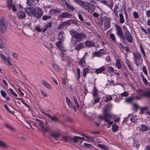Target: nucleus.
<instances>
[{"mask_svg": "<svg viewBox=\"0 0 150 150\" xmlns=\"http://www.w3.org/2000/svg\"><path fill=\"white\" fill-rule=\"evenodd\" d=\"M70 33L72 38H74L79 41L83 40L86 37V35L84 33L82 32H78L74 29L71 30Z\"/></svg>", "mask_w": 150, "mask_h": 150, "instance_id": "1", "label": "nucleus"}, {"mask_svg": "<svg viewBox=\"0 0 150 150\" xmlns=\"http://www.w3.org/2000/svg\"><path fill=\"white\" fill-rule=\"evenodd\" d=\"M109 109L108 108L107 106L105 107V109L103 111L104 115H99L98 117L100 120H104L105 121L107 122L108 121V117L111 118L112 117V115L108 112Z\"/></svg>", "mask_w": 150, "mask_h": 150, "instance_id": "2", "label": "nucleus"}, {"mask_svg": "<svg viewBox=\"0 0 150 150\" xmlns=\"http://www.w3.org/2000/svg\"><path fill=\"white\" fill-rule=\"evenodd\" d=\"M135 64L138 66L142 63L143 59L140 53L137 52H134L133 53Z\"/></svg>", "mask_w": 150, "mask_h": 150, "instance_id": "3", "label": "nucleus"}, {"mask_svg": "<svg viewBox=\"0 0 150 150\" xmlns=\"http://www.w3.org/2000/svg\"><path fill=\"white\" fill-rule=\"evenodd\" d=\"M78 136H73L72 138L70 137H62V140L65 142H67L69 143H76L78 142L79 140Z\"/></svg>", "mask_w": 150, "mask_h": 150, "instance_id": "4", "label": "nucleus"}, {"mask_svg": "<svg viewBox=\"0 0 150 150\" xmlns=\"http://www.w3.org/2000/svg\"><path fill=\"white\" fill-rule=\"evenodd\" d=\"M7 23L3 18L0 19V30L2 34L5 33L7 30Z\"/></svg>", "mask_w": 150, "mask_h": 150, "instance_id": "5", "label": "nucleus"}, {"mask_svg": "<svg viewBox=\"0 0 150 150\" xmlns=\"http://www.w3.org/2000/svg\"><path fill=\"white\" fill-rule=\"evenodd\" d=\"M124 28V32L125 39L129 43H132L133 42L132 37V35L129 32L128 30L126 27H123Z\"/></svg>", "mask_w": 150, "mask_h": 150, "instance_id": "6", "label": "nucleus"}, {"mask_svg": "<svg viewBox=\"0 0 150 150\" xmlns=\"http://www.w3.org/2000/svg\"><path fill=\"white\" fill-rule=\"evenodd\" d=\"M116 28L117 35L120 36L122 40H125V35L122 31L121 28L119 26H116Z\"/></svg>", "mask_w": 150, "mask_h": 150, "instance_id": "7", "label": "nucleus"}, {"mask_svg": "<svg viewBox=\"0 0 150 150\" xmlns=\"http://www.w3.org/2000/svg\"><path fill=\"white\" fill-rule=\"evenodd\" d=\"M34 13L33 17L37 18H40L43 14V11L42 10V9L40 8L39 7L36 8L35 9V11Z\"/></svg>", "mask_w": 150, "mask_h": 150, "instance_id": "8", "label": "nucleus"}, {"mask_svg": "<svg viewBox=\"0 0 150 150\" xmlns=\"http://www.w3.org/2000/svg\"><path fill=\"white\" fill-rule=\"evenodd\" d=\"M25 11L27 15L31 17H33L34 12L35 11V9L34 7H29L25 8Z\"/></svg>", "mask_w": 150, "mask_h": 150, "instance_id": "9", "label": "nucleus"}, {"mask_svg": "<svg viewBox=\"0 0 150 150\" xmlns=\"http://www.w3.org/2000/svg\"><path fill=\"white\" fill-rule=\"evenodd\" d=\"M76 2L78 3L83 8H85L88 11H89V4L81 0H76Z\"/></svg>", "mask_w": 150, "mask_h": 150, "instance_id": "10", "label": "nucleus"}, {"mask_svg": "<svg viewBox=\"0 0 150 150\" xmlns=\"http://www.w3.org/2000/svg\"><path fill=\"white\" fill-rule=\"evenodd\" d=\"M17 17L19 19H23L26 16V15L25 12L22 11L20 10L17 12Z\"/></svg>", "mask_w": 150, "mask_h": 150, "instance_id": "11", "label": "nucleus"}, {"mask_svg": "<svg viewBox=\"0 0 150 150\" xmlns=\"http://www.w3.org/2000/svg\"><path fill=\"white\" fill-rule=\"evenodd\" d=\"M71 25L70 22L68 21H64L60 23L58 25V29H62L63 27L69 26Z\"/></svg>", "mask_w": 150, "mask_h": 150, "instance_id": "12", "label": "nucleus"}, {"mask_svg": "<svg viewBox=\"0 0 150 150\" xmlns=\"http://www.w3.org/2000/svg\"><path fill=\"white\" fill-rule=\"evenodd\" d=\"M85 44L86 46L88 47H95L94 42L92 41L87 40L85 42Z\"/></svg>", "mask_w": 150, "mask_h": 150, "instance_id": "13", "label": "nucleus"}, {"mask_svg": "<svg viewBox=\"0 0 150 150\" xmlns=\"http://www.w3.org/2000/svg\"><path fill=\"white\" fill-rule=\"evenodd\" d=\"M71 14L67 12H64L59 16V18H69L71 16Z\"/></svg>", "mask_w": 150, "mask_h": 150, "instance_id": "14", "label": "nucleus"}, {"mask_svg": "<svg viewBox=\"0 0 150 150\" xmlns=\"http://www.w3.org/2000/svg\"><path fill=\"white\" fill-rule=\"evenodd\" d=\"M84 46V43L81 42L75 46V47L76 50L78 51H79L81 49L83 48Z\"/></svg>", "mask_w": 150, "mask_h": 150, "instance_id": "15", "label": "nucleus"}, {"mask_svg": "<svg viewBox=\"0 0 150 150\" xmlns=\"http://www.w3.org/2000/svg\"><path fill=\"white\" fill-rule=\"evenodd\" d=\"M64 33L62 31L60 32L58 34L59 38L58 39L59 41L63 42L64 39Z\"/></svg>", "mask_w": 150, "mask_h": 150, "instance_id": "16", "label": "nucleus"}, {"mask_svg": "<svg viewBox=\"0 0 150 150\" xmlns=\"http://www.w3.org/2000/svg\"><path fill=\"white\" fill-rule=\"evenodd\" d=\"M139 129L142 131H146L148 130V128L146 125L144 124H142L139 126Z\"/></svg>", "mask_w": 150, "mask_h": 150, "instance_id": "17", "label": "nucleus"}, {"mask_svg": "<svg viewBox=\"0 0 150 150\" xmlns=\"http://www.w3.org/2000/svg\"><path fill=\"white\" fill-rule=\"evenodd\" d=\"M105 67L104 66H102L101 67L97 69L95 71V72L96 74H98L101 73L105 70Z\"/></svg>", "mask_w": 150, "mask_h": 150, "instance_id": "18", "label": "nucleus"}, {"mask_svg": "<svg viewBox=\"0 0 150 150\" xmlns=\"http://www.w3.org/2000/svg\"><path fill=\"white\" fill-rule=\"evenodd\" d=\"M141 93V94L144 96L150 97V90L148 91H140Z\"/></svg>", "mask_w": 150, "mask_h": 150, "instance_id": "19", "label": "nucleus"}, {"mask_svg": "<svg viewBox=\"0 0 150 150\" xmlns=\"http://www.w3.org/2000/svg\"><path fill=\"white\" fill-rule=\"evenodd\" d=\"M41 83L47 88L49 89L51 88V86L45 80L42 81Z\"/></svg>", "mask_w": 150, "mask_h": 150, "instance_id": "20", "label": "nucleus"}, {"mask_svg": "<svg viewBox=\"0 0 150 150\" xmlns=\"http://www.w3.org/2000/svg\"><path fill=\"white\" fill-rule=\"evenodd\" d=\"M51 135L55 140H57V138L60 136L59 133L56 132H52L51 133Z\"/></svg>", "mask_w": 150, "mask_h": 150, "instance_id": "21", "label": "nucleus"}, {"mask_svg": "<svg viewBox=\"0 0 150 150\" xmlns=\"http://www.w3.org/2000/svg\"><path fill=\"white\" fill-rule=\"evenodd\" d=\"M93 95L94 97L98 96V90L95 86L94 87L93 91Z\"/></svg>", "mask_w": 150, "mask_h": 150, "instance_id": "22", "label": "nucleus"}, {"mask_svg": "<svg viewBox=\"0 0 150 150\" xmlns=\"http://www.w3.org/2000/svg\"><path fill=\"white\" fill-rule=\"evenodd\" d=\"M96 8V6L94 5L93 4H90L89 6V11H88L90 13L92 12H93Z\"/></svg>", "mask_w": 150, "mask_h": 150, "instance_id": "23", "label": "nucleus"}, {"mask_svg": "<svg viewBox=\"0 0 150 150\" xmlns=\"http://www.w3.org/2000/svg\"><path fill=\"white\" fill-rule=\"evenodd\" d=\"M66 5L67 8L70 10L71 11H73L75 9V8L73 7L72 5L69 3H66Z\"/></svg>", "mask_w": 150, "mask_h": 150, "instance_id": "24", "label": "nucleus"}, {"mask_svg": "<svg viewBox=\"0 0 150 150\" xmlns=\"http://www.w3.org/2000/svg\"><path fill=\"white\" fill-rule=\"evenodd\" d=\"M66 101L69 108H72L73 107L72 104L70 100V99L68 97H66Z\"/></svg>", "mask_w": 150, "mask_h": 150, "instance_id": "25", "label": "nucleus"}, {"mask_svg": "<svg viewBox=\"0 0 150 150\" xmlns=\"http://www.w3.org/2000/svg\"><path fill=\"white\" fill-rule=\"evenodd\" d=\"M112 100V97L111 96L107 95L106 96L104 100V101L105 102H107L108 101H110Z\"/></svg>", "mask_w": 150, "mask_h": 150, "instance_id": "26", "label": "nucleus"}, {"mask_svg": "<svg viewBox=\"0 0 150 150\" xmlns=\"http://www.w3.org/2000/svg\"><path fill=\"white\" fill-rule=\"evenodd\" d=\"M52 67L57 71V72H59L60 70V67L55 64H52Z\"/></svg>", "mask_w": 150, "mask_h": 150, "instance_id": "27", "label": "nucleus"}, {"mask_svg": "<svg viewBox=\"0 0 150 150\" xmlns=\"http://www.w3.org/2000/svg\"><path fill=\"white\" fill-rule=\"evenodd\" d=\"M34 0H27V3L28 6H34L35 3H34Z\"/></svg>", "mask_w": 150, "mask_h": 150, "instance_id": "28", "label": "nucleus"}, {"mask_svg": "<svg viewBox=\"0 0 150 150\" xmlns=\"http://www.w3.org/2000/svg\"><path fill=\"white\" fill-rule=\"evenodd\" d=\"M120 17V23H123L125 22V19L123 16L122 13H120L119 14Z\"/></svg>", "mask_w": 150, "mask_h": 150, "instance_id": "29", "label": "nucleus"}, {"mask_svg": "<svg viewBox=\"0 0 150 150\" xmlns=\"http://www.w3.org/2000/svg\"><path fill=\"white\" fill-rule=\"evenodd\" d=\"M13 1L12 0H8L7 1V7L9 9H10L12 7Z\"/></svg>", "mask_w": 150, "mask_h": 150, "instance_id": "30", "label": "nucleus"}, {"mask_svg": "<svg viewBox=\"0 0 150 150\" xmlns=\"http://www.w3.org/2000/svg\"><path fill=\"white\" fill-rule=\"evenodd\" d=\"M116 65L118 69H120L121 68V66L120 62L119 59H117L116 60Z\"/></svg>", "mask_w": 150, "mask_h": 150, "instance_id": "31", "label": "nucleus"}, {"mask_svg": "<svg viewBox=\"0 0 150 150\" xmlns=\"http://www.w3.org/2000/svg\"><path fill=\"white\" fill-rule=\"evenodd\" d=\"M126 63L128 66V68L130 70L132 71L133 70V68L131 66V64L130 63L129 61L127 59H126L125 61Z\"/></svg>", "mask_w": 150, "mask_h": 150, "instance_id": "32", "label": "nucleus"}, {"mask_svg": "<svg viewBox=\"0 0 150 150\" xmlns=\"http://www.w3.org/2000/svg\"><path fill=\"white\" fill-rule=\"evenodd\" d=\"M97 146L102 149H105L106 150H108V147L104 145L98 144Z\"/></svg>", "mask_w": 150, "mask_h": 150, "instance_id": "33", "label": "nucleus"}, {"mask_svg": "<svg viewBox=\"0 0 150 150\" xmlns=\"http://www.w3.org/2000/svg\"><path fill=\"white\" fill-rule=\"evenodd\" d=\"M0 146L2 147L7 148V146L6 144L0 140Z\"/></svg>", "mask_w": 150, "mask_h": 150, "instance_id": "34", "label": "nucleus"}, {"mask_svg": "<svg viewBox=\"0 0 150 150\" xmlns=\"http://www.w3.org/2000/svg\"><path fill=\"white\" fill-rule=\"evenodd\" d=\"M118 126L115 124H114L112 126V130L113 132H116L118 130Z\"/></svg>", "mask_w": 150, "mask_h": 150, "instance_id": "35", "label": "nucleus"}, {"mask_svg": "<svg viewBox=\"0 0 150 150\" xmlns=\"http://www.w3.org/2000/svg\"><path fill=\"white\" fill-rule=\"evenodd\" d=\"M88 70L89 69L88 68H85L84 69L83 71V77H85L86 76Z\"/></svg>", "mask_w": 150, "mask_h": 150, "instance_id": "36", "label": "nucleus"}, {"mask_svg": "<svg viewBox=\"0 0 150 150\" xmlns=\"http://www.w3.org/2000/svg\"><path fill=\"white\" fill-rule=\"evenodd\" d=\"M73 100L77 108H79V104L77 101L76 98L74 96H73Z\"/></svg>", "mask_w": 150, "mask_h": 150, "instance_id": "37", "label": "nucleus"}, {"mask_svg": "<svg viewBox=\"0 0 150 150\" xmlns=\"http://www.w3.org/2000/svg\"><path fill=\"white\" fill-rule=\"evenodd\" d=\"M36 121L41 126V128L44 126V123L43 122L38 119H36Z\"/></svg>", "mask_w": 150, "mask_h": 150, "instance_id": "38", "label": "nucleus"}, {"mask_svg": "<svg viewBox=\"0 0 150 150\" xmlns=\"http://www.w3.org/2000/svg\"><path fill=\"white\" fill-rule=\"evenodd\" d=\"M50 12L51 13H57L59 12V10L55 9H51L50 10Z\"/></svg>", "mask_w": 150, "mask_h": 150, "instance_id": "39", "label": "nucleus"}, {"mask_svg": "<svg viewBox=\"0 0 150 150\" xmlns=\"http://www.w3.org/2000/svg\"><path fill=\"white\" fill-rule=\"evenodd\" d=\"M9 90L10 92L15 97H16L17 96V94H16L14 91L11 88H10L9 89Z\"/></svg>", "mask_w": 150, "mask_h": 150, "instance_id": "40", "label": "nucleus"}, {"mask_svg": "<svg viewBox=\"0 0 150 150\" xmlns=\"http://www.w3.org/2000/svg\"><path fill=\"white\" fill-rule=\"evenodd\" d=\"M70 22V23L71 24V23H72L74 24H75L76 25H77L78 22L74 20H70L68 21Z\"/></svg>", "mask_w": 150, "mask_h": 150, "instance_id": "41", "label": "nucleus"}, {"mask_svg": "<svg viewBox=\"0 0 150 150\" xmlns=\"http://www.w3.org/2000/svg\"><path fill=\"white\" fill-rule=\"evenodd\" d=\"M143 71L145 75H147V69L146 67L145 66H144L143 67Z\"/></svg>", "mask_w": 150, "mask_h": 150, "instance_id": "42", "label": "nucleus"}, {"mask_svg": "<svg viewBox=\"0 0 150 150\" xmlns=\"http://www.w3.org/2000/svg\"><path fill=\"white\" fill-rule=\"evenodd\" d=\"M77 74H78V77H77V79H79L80 77V69L79 68H77Z\"/></svg>", "mask_w": 150, "mask_h": 150, "instance_id": "43", "label": "nucleus"}, {"mask_svg": "<svg viewBox=\"0 0 150 150\" xmlns=\"http://www.w3.org/2000/svg\"><path fill=\"white\" fill-rule=\"evenodd\" d=\"M96 98L95 97L94 98V104H95L98 102L100 98L99 96L96 97Z\"/></svg>", "mask_w": 150, "mask_h": 150, "instance_id": "44", "label": "nucleus"}, {"mask_svg": "<svg viewBox=\"0 0 150 150\" xmlns=\"http://www.w3.org/2000/svg\"><path fill=\"white\" fill-rule=\"evenodd\" d=\"M50 118L51 120L55 122L58 121L59 120L58 119H57L56 117L54 116H51L50 117Z\"/></svg>", "mask_w": 150, "mask_h": 150, "instance_id": "45", "label": "nucleus"}, {"mask_svg": "<svg viewBox=\"0 0 150 150\" xmlns=\"http://www.w3.org/2000/svg\"><path fill=\"white\" fill-rule=\"evenodd\" d=\"M51 18V17L50 16L47 15L44 16L42 17V18L44 20H47Z\"/></svg>", "mask_w": 150, "mask_h": 150, "instance_id": "46", "label": "nucleus"}, {"mask_svg": "<svg viewBox=\"0 0 150 150\" xmlns=\"http://www.w3.org/2000/svg\"><path fill=\"white\" fill-rule=\"evenodd\" d=\"M110 37L112 40L114 41H115L116 38L114 34L111 33L110 35Z\"/></svg>", "mask_w": 150, "mask_h": 150, "instance_id": "47", "label": "nucleus"}, {"mask_svg": "<svg viewBox=\"0 0 150 150\" xmlns=\"http://www.w3.org/2000/svg\"><path fill=\"white\" fill-rule=\"evenodd\" d=\"M107 6L109 7L111 9H112L113 6V2L112 0H111V2L109 4L107 5Z\"/></svg>", "mask_w": 150, "mask_h": 150, "instance_id": "48", "label": "nucleus"}, {"mask_svg": "<svg viewBox=\"0 0 150 150\" xmlns=\"http://www.w3.org/2000/svg\"><path fill=\"white\" fill-rule=\"evenodd\" d=\"M13 69V70L15 71V72L17 73L18 74V70L19 71V69L17 67H16V68L17 69H16L15 67L13 66L12 67Z\"/></svg>", "mask_w": 150, "mask_h": 150, "instance_id": "49", "label": "nucleus"}, {"mask_svg": "<svg viewBox=\"0 0 150 150\" xmlns=\"http://www.w3.org/2000/svg\"><path fill=\"white\" fill-rule=\"evenodd\" d=\"M133 15L134 17L136 19L138 18H139L138 14L136 11H135L133 13Z\"/></svg>", "mask_w": 150, "mask_h": 150, "instance_id": "50", "label": "nucleus"}, {"mask_svg": "<svg viewBox=\"0 0 150 150\" xmlns=\"http://www.w3.org/2000/svg\"><path fill=\"white\" fill-rule=\"evenodd\" d=\"M142 79L145 84L146 85L147 83V81L146 79L144 77L143 75L142 76Z\"/></svg>", "mask_w": 150, "mask_h": 150, "instance_id": "51", "label": "nucleus"}, {"mask_svg": "<svg viewBox=\"0 0 150 150\" xmlns=\"http://www.w3.org/2000/svg\"><path fill=\"white\" fill-rule=\"evenodd\" d=\"M1 94L2 95V96L3 97H6V94L4 91H3V90L1 91Z\"/></svg>", "mask_w": 150, "mask_h": 150, "instance_id": "52", "label": "nucleus"}, {"mask_svg": "<svg viewBox=\"0 0 150 150\" xmlns=\"http://www.w3.org/2000/svg\"><path fill=\"white\" fill-rule=\"evenodd\" d=\"M63 42L60 41H59V42H57L56 43V45L58 48L61 46V44Z\"/></svg>", "mask_w": 150, "mask_h": 150, "instance_id": "53", "label": "nucleus"}, {"mask_svg": "<svg viewBox=\"0 0 150 150\" xmlns=\"http://www.w3.org/2000/svg\"><path fill=\"white\" fill-rule=\"evenodd\" d=\"M132 98L131 97H129L127 98L126 99L125 101L127 102L130 103L132 102Z\"/></svg>", "mask_w": 150, "mask_h": 150, "instance_id": "54", "label": "nucleus"}, {"mask_svg": "<svg viewBox=\"0 0 150 150\" xmlns=\"http://www.w3.org/2000/svg\"><path fill=\"white\" fill-rule=\"evenodd\" d=\"M146 16L149 17H150V10H147L146 11Z\"/></svg>", "mask_w": 150, "mask_h": 150, "instance_id": "55", "label": "nucleus"}, {"mask_svg": "<svg viewBox=\"0 0 150 150\" xmlns=\"http://www.w3.org/2000/svg\"><path fill=\"white\" fill-rule=\"evenodd\" d=\"M0 55L1 56V59L4 61H5L6 59H7V58H6V57L3 55V54L2 53H0Z\"/></svg>", "mask_w": 150, "mask_h": 150, "instance_id": "56", "label": "nucleus"}, {"mask_svg": "<svg viewBox=\"0 0 150 150\" xmlns=\"http://www.w3.org/2000/svg\"><path fill=\"white\" fill-rule=\"evenodd\" d=\"M108 70L110 72H113L114 71V68L112 67H109L108 68Z\"/></svg>", "mask_w": 150, "mask_h": 150, "instance_id": "57", "label": "nucleus"}, {"mask_svg": "<svg viewBox=\"0 0 150 150\" xmlns=\"http://www.w3.org/2000/svg\"><path fill=\"white\" fill-rule=\"evenodd\" d=\"M78 16L79 18V19H80V20L81 21L83 22L84 21V19H83V18L82 17L81 15V14H78Z\"/></svg>", "mask_w": 150, "mask_h": 150, "instance_id": "58", "label": "nucleus"}, {"mask_svg": "<svg viewBox=\"0 0 150 150\" xmlns=\"http://www.w3.org/2000/svg\"><path fill=\"white\" fill-rule=\"evenodd\" d=\"M4 46L3 45V44L1 40H0V48L4 49Z\"/></svg>", "mask_w": 150, "mask_h": 150, "instance_id": "59", "label": "nucleus"}, {"mask_svg": "<svg viewBox=\"0 0 150 150\" xmlns=\"http://www.w3.org/2000/svg\"><path fill=\"white\" fill-rule=\"evenodd\" d=\"M93 16L94 17L96 18H98L99 16V15L96 12H95L93 13Z\"/></svg>", "mask_w": 150, "mask_h": 150, "instance_id": "60", "label": "nucleus"}, {"mask_svg": "<svg viewBox=\"0 0 150 150\" xmlns=\"http://www.w3.org/2000/svg\"><path fill=\"white\" fill-rule=\"evenodd\" d=\"M122 95L123 97H127L128 96V94L126 92H125L121 94Z\"/></svg>", "mask_w": 150, "mask_h": 150, "instance_id": "61", "label": "nucleus"}, {"mask_svg": "<svg viewBox=\"0 0 150 150\" xmlns=\"http://www.w3.org/2000/svg\"><path fill=\"white\" fill-rule=\"evenodd\" d=\"M41 93L43 95V96L47 97V94L45 93L43 90H41Z\"/></svg>", "mask_w": 150, "mask_h": 150, "instance_id": "62", "label": "nucleus"}, {"mask_svg": "<svg viewBox=\"0 0 150 150\" xmlns=\"http://www.w3.org/2000/svg\"><path fill=\"white\" fill-rule=\"evenodd\" d=\"M47 28L48 27L47 25H44V28L42 30V32H45V31L47 30Z\"/></svg>", "mask_w": 150, "mask_h": 150, "instance_id": "63", "label": "nucleus"}, {"mask_svg": "<svg viewBox=\"0 0 150 150\" xmlns=\"http://www.w3.org/2000/svg\"><path fill=\"white\" fill-rule=\"evenodd\" d=\"M35 29L38 32H41L42 31V30L38 26H36L35 27Z\"/></svg>", "mask_w": 150, "mask_h": 150, "instance_id": "64", "label": "nucleus"}]
</instances>
